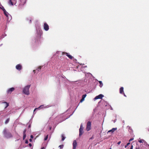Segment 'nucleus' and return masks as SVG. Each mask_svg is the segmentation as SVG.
<instances>
[{
    "label": "nucleus",
    "instance_id": "obj_1",
    "mask_svg": "<svg viewBox=\"0 0 149 149\" xmlns=\"http://www.w3.org/2000/svg\"><path fill=\"white\" fill-rule=\"evenodd\" d=\"M3 133L4 136L6 138H8L12 137V135L10 132H8L6 129H5L3 131Z\"/></svg>",
    "mask_w": 149,
    "mask_h": 149
},
{
    "label": "nucleus",
    "instance_id": "obj_2",
    "mask_svg": "<svg viewBox=\"0 0 149 149\" xmlns=\"http://www.w3.org/2000/svg\"><path fill=\"white\" fill-rule=\"evenodd\" d=\"M31 85H28L25 86L23 89V93L26 95H29V88Z\"/></svg>",
    "mask_w": 149,
    "mask_h": 149
},
{
    "label": "nucleus",
    "instance_id": "obj_3",
    "mask_svg": "<svg viewBox=\"0 0 149 149\" xmlns=\"http://www.w3.org/2000/svg\"><path fill=\"white\" fill-rule=\"evenodd\" d=\"M91 122L89 121L87 122L86 130L87 131H89L91 129Z\"/></svg>",
    "mask_w": 149,
    "mask_h": 149
},
{
    "label": "nucleus",
    "instance_id": "obj_4",
    "mask_svg": "<svg viewBox=\"0 0 149 149\" xmlns=\"http://www.w3.org/2000/svg\"><path fill=\"white\" fill-rule=\"evenodd\" d=\"M44 30L46 31H47L49 29V26L48 25V24L46 23H45L44 24Z\"/></svg>",
    "mask_w": 149,
    "mask_h": 149
},
{
    "label": "nucleus",
    "instance_id": "obj_5",
    "mask_svg": "<svg viewBox=\"0 0 149 149\" xmlns=\"http://www.w3.org/2000/svg\"><path fill=\"white\" fill-rule=\"evenodd\" d=\"M15 90V88L12 87L9 89L7 91V93L8 94H11V93Z\"/></svg>",
    "mask_w": 149,
    "mask_h": 149
},
{
    "label": "nucleus",
    "instance_id": "obj_6",
    "mask_svg": "<svg viewBox=\"0 0 149 149\" xmlns=\"http://www.w3.org/2000/svg\"><path fill=\"white\" fill-rule=\"evenodd\" d=\"M104 97V95L102 94H100L98 96H96L95 98V100L97 99H102Z\"/></svg>",
    "mask_w": 149,
    "mask_h": 149
},
{
    "label": "nucleus",
    "instance_id": "obj_7",
    "mask_svg": "<svg viewBox=\"0 0 149 149\" xmlns=\"http://www.w3.org/2000/svg\"><path fill=\"white\" fill-rule=\"evenodd\" d=\"M77 143L76 141L74 140L73 143V149H75L77 146Z\"/></svg>",
    "mask_w": 149,
    "mask_h": 149
},
{
    "label": "nucleus",
    "instance_id": "obj_8",
    "mask_svg": "<svg viewBox=\"0 0 149 149\" xmlns=\"http://www.w3.org/2000/svg\"><path fill=\"white\" fill-rule=\"evenodd\" d=\"M138 141L140 143H144L146 145H148V144L147 143L144 139H140Z\"/></svg>",
    "mask_w": 149,
    "mask_h": 149
},
{
    "label": "nucleus",
    "instance_id": "obj_9",
    "mask_svg": "<svg viewBox=\"0 0 149 149\" xmlns=\"http://www.w3.org/2000/svg\"><path fill=\"white\" fill-rule=\"evenodd\" d=\"M20 3L19 5L22 6L24 5L26 3V0H20Z\"/></svg>",
    "mask_w": 149,
    "mask_h": 149
},
{
    "label": "nucleus",
    "instance_id": "obj_10",
    "mask_svg": "<svg viewBox=\"0 0 149 149\" xmlns=\"http://www.w3.org/2000/svg\"><path fill=\"white\" fill-rule=\"evenodd\" d=\"M22 66L20 64H17L16 66V68L18 70H20L22 69Z\"/></svg>",
    "mask_w": 149,
    "mask_h": 149
},
{
    "label": "nucleus",
    "instance_id": "obj_11",
    "mask_svg": "<svg viewBox=\"0 0 149 149\" xmlns=\"http://www.w3.org/2000/svg\"><path fill=\"white\" fill-rule=\"evenodd\" d=\"M117 130V128H113L111 130H110L108 131L107 133L108 134L109 133L111 132L112 133H113L115 130Z\"/></svg>",
    "mask_w": 149,
    "mask_h": 149
},
{
    "label": "nucleus",
    "instance_id": "obj_12",
    "mask_svg": "<svg viewBox=\"0 0 149 149\" xmlns=\"http://www.w3.org/2000/svg\"><path fill=\"white\" fill-rule=\"evenodd\" d=\"M123 87H121L120 88V94H123V93H124L123 92Z\"/></svg>",
    "mask_w": 149,
    "mask_h": 149
},
{
    "label": "nucleus",
    "instance_id": "obj_13",
    "mask_svg": "<svg viewBox=\"0 0 149 149\" xmlns=\"http://www.w3.org/2000/svg\"><path fill=\"white\" fill-rule=\"evenodd\" d=\"M83 133V130H79V136H81Z\"/></svg>",
    "mask_w": 149,
    "mask_h": 149
},
{
    "label": "nucleus",
    "instance_id": "obj_14",
    "mask_svg": "<svg viewBox=\"0 0 149 149\" xmlns=\"http://www.w3.org/2000/svg\"><path fill=\"white\" fill-rule=\"evenodd\" d=\"M3 103L5 104V108H6L9 105L8 103L6 102H4Z\"/></svg>",
    "mask_w": 149,
    "mask_h": 149
},
{
    "label": "nucleus",
    "instance_id": "obj_15",
    "mask_svg": "<svg viewBox=\"0 0 149 149\" xmlns=\"http://www.w3.org/2000/svg\"><path fill=\"white\" fill-rule=\"evenodd\" d=\"M135 149H143V148L141 145L140 146L137 145Z\"/></svg>",
    "mask_w": 149,
    "mask_h": 149
},
{
    "label": "nucleus",
    "instance_id": "obj_16",
    "mask_svg": "<svg viewBox=\"0 0 149 149\" xmlns=\"http://www.w3.org/2000/svg\"><path fill=\"white\" fill-rule=\"evenodd\" d=\"M66 56L70 59H72L73 58V57L71 55L69 54L68 53Z\"/></svg>",
    "mask_w": 149,
    "mask_h": 149
},
{
    "label": "nucleus",
    "instance_id": "obj_17",
    "mask_svg": "<svg viewBox=\"0 0 149 149\" xmlns=\"http://www.w3.org/2000/svg\"><path fill=\"white\" fill-rule=\"evenodd\" d=\"M62 137V141H64L65 138V137L64 136V135L63 134H62L61 135Z\"/></svg>",
    "mask_w": 149,
    "mask_h": 149
},
{
    "label": "nucleus",
    "instance_id": "obj_18",
    "mask_svg": "<svg viewBox=\"0 0 149 149\" xmlns=\"http://www.w3.org/2000/svg\"><path fill=\"white\" fill-rule=\"evenodd\" d=\"M5 15L7 17H8V13L6 12V10H5L4 11H3Z\"/></svg>",
    "mask_w": 149,
    "mask_h": 149
},
{
    "label": "nucleus",
    "instance_id": "obj_19",
    "mask_svg": "<svg viewBox=\"0 0 149 149\" xmlns=\"http://www.w3.org/2000/svg\"><path fill=\"white\" fill-rule=\"evenodd\" d=\"M99 82L100 84V87H102L103 86V84L102 82V81H99Z\"/></svg>",
    "mask_w": 149,
    "mask_h": 149
},
{
    "label": "nucleus",
    "instance_id": "obj_20",
    "mask_svg": "<svg viewBox=\"0 0 149 149\" xmlns=\"http://www.w3.org/2000/svg\"><path fill=\"white\" fill-rule=\"evenodd\" d=\"M8 3L11 5H13V2L12 1V0H9Z\"/></svg>",
    "mask_w": 149,
    "mask_h": 149
},
{
    "label": "nucleus",
    "instance_id": "obj_21",
    "mask_svg": "<svg viewBox=\"0 0 149 149\" xmlns=\"http://www.w3.org/2000/svg\"><path fill=\"white\" fill-rule=\"evenodd\" d=\"M9 120H10L9 118H8L7 119V120L5 121V124H6L7 123H8V122H9Z\"/></svg>",
    "mask_w": 149,
    "mask_h": 149
},
{
    "label": "nucleus",
    "instance_id": "obj_22",
    "mask_svg": "<svg viewBox=\"0 0 149 149\" xmlns=\"http://www.w3.org/2000/svg\"><path fill=\"white\" fill-rule=\"evenodd\" d=\"M43 106V105H40L39 107L38 108H35L34 109V112L35 111H36V109H39L40 108H42V107Z\"/></svg>",
    "mask_w": 149,
    "mask_h": 149
},
{
    "label": "nucleus",
    "instance_id": "obj_23",
    "mask_svg": "<svg viewBox=\"0 0 149 149\" xmlns=\"http://www.w3.org/2000/svg\"><path fill=\"white\" fill-rule=\"evenodd\" d=\"M42 67V66H39V67H38V69H37V70H38V72L40 71Z\"/></svg>",
    "mask_w": 149,
    "mask_h": 149
},
{
    "label": "nucleus",
    "instance_id": "obj_24",
    "mask_svg": "<svg viewBox=\"0 0 149 149\" xmlns=\"http://www.w3.org/2000/svg\"><path fill=\"white\" fill-rule=\"evenodd\" d=\"M84 127L81 124L80 125V128L79 130H83Z\"/></svg>",
    "mask_w": 149,
    "mask_h": 149
},
{
    "label": "nucleus",
    "instance_id": "obj_25",
    "mask_svg": "<svg viewBox=\"0 0 149 149\" xmlns=\"http://www.w3.org/2000/svg\"><path fill=\"white\" fill-rule=\"evenodd\" d=\"M0 8L2 9L3 11L6 10L3 6H2V7H0Z\"/></svg>",
    "mask_w": 149,
    "mask_h": 149
},
{
    "label": "nucleus",
    "instance_id": "obj_26",
    "mask_svg": "<svg viewBox=\"0 0 149 149\" xmlns=\"http://www.w3.org/2000/svg\"><path fill=\"white\" fill-rule=\"evenodd\" d=\"M68 53H67V52H62V54H65L66 56V55H67V54Z\"/></svg>",
    "mask_w": 149,
    "mask_h": 149
},
{
    "label": "nucleus",
    "instance_id": "obj_27",
    "mask_svg": "<svg viewBox=\"0 0 149 149\" xmlns=\"http://www.w3.org/2000/svg\"><path fill=\"white\" fill-rule=\"evenodd\" d=\"M26 130L25 129L24 130L23 132V134H26Z\"/></svg>",
    "mask_w": 149,
    "mask_h": 149
},
{
    "label": "nucleus",
    "instance_id": "obj_28",
    "mask_svg": "<svg viewBox=\"0 0 149 149\" xmlns=\"http://www.w3.org/2000/svg\"><path fill=\"white\" fill-rule=\"evenodd\" d=\"M86 94L83 95L82 96V98H84V99L85 97H86Z\"/></svg>",
    "mask_w": 149,
    "mask_h": 149
},
{
    "label": "nucleus",
    "instance_id": "obj_29",
    "mask_svg": "<svg viewBox=\"0 0 149 149\" xmlns=\"http://www.w3.org/2000/svg\"><path fill=\"white\" fill-rule=\"evenodd\" d=\"M48 135H47L44 138V140H45H45H46L48 138Z\"/></svg>",
    "mask_w": 149,
    "mask_h": 149
},
{
    "label": "nucleus",
    "instance_id": "obj_30",
    "mask_svg": "<svg viewBox=\"0 0 149 149\" xmlns=\"http://www.w3.org/2000/svg\"><path fill=\"white\" fill-rule=\"evenodd\" d=\"M26 134H23V140H24L25 139L26 137Z\"/></svg>",
    "mask_w": 149,
    "mask_h": 149
},
{
    "label": "nucleus",
    "instance_id": "obj_31",
    "mask_svg": "<svg viewBox=\"0 0 149 149\" xmlns=\"http://www.w3.org/2000/svg\"><path fill=\"white\" fill-rule=\"evenodd\" d=\"M63 147V145H60L59 146V147H60V148H62Z\"/></svg>",
    "mask_w": 149,
    "mask_h": 149
},
{
    "label": "nucleus",
    "instance_id": "obj_32",
    "mask_svg": "<svg viewBox=\"0 0 149 149\" xmlns=\"http://www.w3.org/2000/svg\"><path fill=\"white\" fill-rule=\"evenodd\" d=\"M130 144V143H129H129H128L127 144V145L125 146V148H126L127 146H128V145H129Z\"/></svg>",
    "mask_w": 149,
    "mask_h": 149
},
{
    "label": "nucleus",
    "instance_id": "obj_33",
    "mask_svg": "<svg viewBox=\"0 0 149 149\" xmlns=\"http://www.w3.org/2000/svg\"><path fill=\"white\" fill-rule=\"evenodd\" d=\"M84 100V99L83 98H82V99L80 100V102H81L82 101H83Z\"/></svg>",
    "mask_w": 149,
    "mask_h": 149
},
{
    "label": "nucleus",
    "instance_id": "obj_34",
    "mask_svg": "<svg viewBox=\"0 0 149 149\" xmlns=\"http://www.w3.org/2000/svg\"><path fill=\"white\" fill-rule=\"evenodd\" d=\"M28 143V140H25V143Z\"/></svg>",
    "mask_w": 149,
    "mask_h": 149
},
{
    "label": "nucleus",
    "instance_id": "obj_35",
    "mask_svg": "<svg viewBox=\"0 0 149 149\" xmlns=\"http://www.w3.org/2000/svg\"><path fill=\"white\" fill-rule=\"evenodd\" d=\"M121 143V142L120 141H119L118 142L117 144L118 145H119Z\"/></svg>",
    "mask_w": 149,
    "mask_h": 149
},
{
    "label": "nucleus",
    "instance_id": "obj_36",
    "mask_svg": "<svg viewBox=\"0 0 149 149\" xmlns=\"http://www.w3.org/2000/svg\"><path fill=\"white\" fill-rule=\"evenodd\" d=\"M133 140V138H131V139H130V140H129V141H132Z\"/></svg>",
    "mask_w": 149,
    "mask_h": 149
},
{
    "label": "nucleus",
    "instance_id": "obj_37",
    "mask_svg": "<svg viewBox=\"0 0 149 149\" xmlns=\"http://www.w3.org/2000/svg\"><path fill=\"white\" fill-rule=\"evenodd\" d=\"M133 145H132L131 147V148H130V149H133Z\"/></svg>",
    "mask_w": 149,
    "mask_h": 149
},
{
    "label": "nucleus",
    "instance_id": "obj_38",
    "mask_svg": "<svg viewBox=\"0 0 149 149\" xmlns=\"http://www.w3.org/2000/svg\"><path fill=\"white\" fill-rule=\"evenodd\" d=\"M30 137H31V139H32L33 138V137L32 135H31V136Z\"/></svg>",
    "mask_w": 149,
    "mask_h": 149
},
{
    "label": "nucleus",
    "instance_id": "obj_39",
    "mask_svg": "<svg viewBox=\"0 0 149 149\" xmlns=\"http://www.w3.org/2000/svg\"><path fill=\"white\" fill-rule=\"evenodd\" d=\"M29 146L30 147H31V146H32V144H31V143H29Z\"/></svg>",
    "mask_w": 149,
    "mask_h": 149
},
{
    "label": "nucleus",
    "instance_id": "obj_40",
    "mask_svg": "<svg viewBox=\"0 0 149 149\" xmlns=\"http://www.w3.org/2000/svg\"><path fill=\"white\" fill-rule=\"evenodd\" d=\"M123 94L124 95V96H125V97H126V95H125V94L124 93H123Z\"/></svg>",
    "mask_w": 149,
    "mask_h": 149
},
{
    "label": "nucleus",
    "instance_id": "obj_41",
    "mask_svg": "<svg viewBox=\"0 0 149 149\" xmlns=\"http://www.w3.org/2000/svg\"><path fill=\"white\" fill-rule=\"evenodd\" d=\"M29 141H30V142H31L32 141V139H29Z\"/></svg>",
    "mask_w": 149,
    "mask_h": 149
},
{
    "label": "nucleus",
    "instance_id": "obj_42",
    "mask_svg": "<svg viewBox=\"0 0 149 149\" xmlns=\"http://www.w3.org/2000/svg\"><path fill=\"white\" fill-rule=\"evenodd\" d=\"M31 19H29V22L30 23H31Z\"/></svg>",
    "mask_w": 149,
    "mask_h": 149
},
{
    "label": "nucleus",
    "instance_id": "obj_43",
    "mask_svg": "<svg viewBox=\"0 0 149 149\" xmlns=\"http://www.w3.org/2000/svg\"><path fill=\"white\" fill-rule=\"evenodd\" d=\"M33 72H34V73H35V70H33Z\"/></svg>",
    "mask_w": 149,
    "mask_h": 149
},
{
    "label": "nucleus",
    "instance_id": "obj_44",
    "mask_svg": "<svg viewBox=\"0 0 149 149\" xmlns=\"http://www.w3.org/2000/svg\"><path fill=\"white\" fill-rule=\"evenodd\" d=\"M44 147H42L41 148V149H44Z\"/></svg>",
    "mask_w": 149,
    "mask_h": 149
},
{
    "label": "nucleus",
    "instance_id": "obj_45",
    "mask_svg": "<svg viewBox=\"0 0 149 149\" xmlns=\"http://www.w3.org/2000/svg\"><path fill=\"white\" fill-rule=\"evenodd\" d=\"M51 127L49 128L50 129V130L51 129Z\"/></svg>",
    "mask_w": 149,
    "mask_h": 149
},
{
    "label": "nucleus",
    "instance_id": "obj_46",
    "mask_svg": "<svg viewBox=\"0 0 149 149\" xmlns=\"http://www.w3.org/2000/svg\"><path fill=\"white\" fill-rule=\"evenodd\" d=\"M51 127L49 128L50 129V130L51 129Z\"/></svg>",
    "mask_w": 149,
    "mask_h": 149
},
{
    "label": "nucleus",
    "instance_id": "obj_47",
    "mask_svg": "<svg viewBox=\"0 0 149 149\" xmlns=\"http://www.w3.org/2000/svg\"><path fill=\"white\" fill-rule=\"evenodd\" d=\"M109 149H111V148H110Z\"/></svg>",
    "mask_w": 149,
    "mask_h": 149
},
{
    "label": "nucleus",
    "instance_id": "obj_48",
    "mask_svg": "<svg viewBox=\"0 0 149 149\" xmlns=\"http://www.w3.org/2000/svg\"><path fill=\"white\" fill-rule=\"evenodd\" d=\"M148 146H149V145H148Z\"/></svg>",
    "mask_w": 149,
    "mask_h": 149
}]
</instances>
